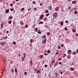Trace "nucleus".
<instances>
[{"mask_svg":"<svg viewBox=\"0 0 78 78\" xmlns=\"http://www.w3.org/2000/svg\"><path fill=\"white\" fill-rule=\"evenodd\" d=\"M16 42L15 41H14L13 42V44H14V45H16Z\"/></svg>","mask_w":78,"mask_h":78,"instance_id":"31","label":"nucleus"},{"mask_svg":"<svg viewBox=\"0 0 78 78\" xmlns=\"http://www.w3.org/2000/svg\"><path fill=\"white\" fill-rule=\"evenodd\" d=\"M50 9H52V8L51 7V6H50Z\"/></svg>","mask_w":78,"mask_h":78,"instance_id":"40","label":"nucleus"},{"mask_svg":"<svg viewBox=\"0 0 78 78\" xmlns=\"http://www.w3.org/2000/svg\"><path fill=\"white\" fill-rule=\"evenodd\" d=\"M72 31H73V33H75L76 31V30H75L73 29L72 30Z\"/></svg>","mask_w":78,"mask_h":78,"instance_id":"19","label":"nucleus"},{"mask_svg":"<svg viewBox=\"0 0 78 78\" xmlns=\"http://www.w3.org/2000/svg\"><path fill=\"white\" fill-rule=\"evenodd\" d=\"M22 56H24L23 57H21V60L23 62L24 61L26 60V59H27V58H25V56H26V54L25 53H24L23 54Z\"/></svg>","mask_w":78,"mask_h":78,"instance_id":"1","label":"nucleus"},{"mask_svg":"<svg viewBox=\"0 0 78 78\" xmlns=\"http://www.w3.org/2000/svg\"><path fill=\"white\" fill-rule=\"evenodd\" d=\"M41 58H43V56L42 55H40Z\"/></svg>","mask_w":78,"mask_h":78,"instance_id":"34","label":"nucleus"},{"mask_svg":"<svg viewBox=\"0 0 78 78\" xmlns=\"http://www.w3.org/2000/svg\"><path fill=\"white\" fill-rule=\"evenodd\" d=\"M76 36H78V34H76Z\"/></svg>","mask_w":78,"mask_h":78,"instance_id":"47","label":"nucleus"},{"mask_svg":"<svg viewBox=\"0 0 78 78\" xmlns=\"http://www.w3.org/2000/svg\"><path fill=\"white\" fill-rule=\"evenodd\" d=\"M43 43H44V44H45V41H43Z\"/></svg>","mask_w":78,"mask_h":78,"instance_id":"50","label":"nucleus"},{"mask_svg":"<svg viewBox=\"0 0 78 78\" xmlns=\"http://www.w3.org/2000/svg\"><path fill=\"white\" fill-rule=\"evenodd\" d=\"M44 67H47V65H45L44 66Z\"/></svg>","mask_w":78,"mask_h":78,"instance_id":"38","label":"nucleus"},{"mask_svg":"<svg viewBox=\"0 0 78 78\" xmlns=\"http://www.w3.org/2000/svg\"><path fill=\"white\" fill-rule=\"evenodd\" d=\"M37 73H38V74H39V73H40V72H41V71L39 70H37Z\"/></svg>","mask_w":78,"mask_h":78,"instance_id":"5","label":"nucleus"},{"mask_svg":"<svg viewBox=\"0 0 78 78\" xmlns=\"http://www.w3.org/2000/svg\"><path fill=\"white\" fill-rule=\"evenodd\" d=\"M47 34L48 36H50V32H48L47 33Z\"/></svg>","mask_w":78,"mask_h":78,"instance_id":"16","label":"nucleus"},{"mask_svg":"<svg viewBox=\"0 0 78 78\" xmlns=\"http://www.w3.org/2000/svg\"><path fill=\"white\" fill-rule=\"evenodd\" d=\"M38 33H39V34H41V32H38Z\"/></svg>","mask_w":78,"mask_h":78,"instance_id":"51","label":"nucleus"},{"mask_svg":"<svg viewBox=\"0 0 78 78\" xmlns=\"http://www.w3.org/2000/svg\"><path fill=\"white\" fill-rule=\"evenodd\" d=\"M25 27H26V28H28V26L27 25H26L25 26Z\"/></svg>","mask_w":78,"mask_h":78,"instance_id":"39","label":"nucleus"},{"mask_svg":"<svg viewBox=\"0 0 78 78\" xmlns=\"http://www.w3.org/2000/svg\"><path fill=\"white\" fill-rule=\"evenodd\" d=\"M23 22H22L21 23V25H23Z\"/></svg>","mask_w":78,"mask_h":78,"instance_id":"41","label":"nucleus"},{"mask_svg":"<svg viewBox=\"0 0 78 78\" xmlns=\"http://www.w3.org/2000/svg\"><path fill=\"white\" fill-rule=\"evenodd\" d=\"M19 1V0H16V2H18Z\"/></svg>","mask_w":78,"mask_h":78,"instance_id":"63","label":"nucleus"},{"mask_svg":"<svg viewBox=\"0 0 78 78\" xmlns=\"http://www.w3.org/2000/svg\"><path fill=\"white\" fill-rule=\"evenodd\" d=\"M30 62V63H32V61H31Z\"/></svg>","mask_w":78,"mask_h":78,"instance_id":"64","label":"nucleus"},{"mask_svg":"<svg viewBox=\"0 0 78 78\" xmlns=\"http://www.w3.org/2000/svg\"><path fill=\"white\" fill-rule=\"evenodd\" d=\"M47 16H48L50 15V14H46Z\"/></svg>","mask_w":78,"mask_h":78,"instance_id":"35","label":"nucleus"},{"mask_svg":"<svg viewBox=\"0 0 78 78\" xmlns=\"http://www.w3.org/2000/svg\"><path fill=\"white\" fill-rule=\"evenodd\" d=\"M24 9H25L24 8H23L21 9V10H22V11H23L24 10Z\"/></svg>","mask_w":78,"mask_h":78,"instance_id":"20","label":"nucleus"},{"mask_svg":"<svg viewBox=\"0 0 78 78\" xmlns=\"http://www.w3.org/2000/svg\"><path fill=\"white\" fill-rule=\"evenodd\" d=\"M61 75H62V72H61Z\"/></svg>","mask_w":78,"mask_h":78,"instance_id":"61","label":"nucleus"},{"mask_svg":"<svg viewBox=\"0 0 78 78\" xmlns=\"http://www.w3.org/2000/svg\"><path fill=\"white\" fill-rule=\"evenodd\" d=\"M46 13H48L49 11H48V10H46Z\"/></svg>","mask_w":78,"mask_h":78,"instance_id":"24","label":"nucleus"},{"mask_svg":"<svg viewBox=\"0 0 78 78\" xmlns=\"http://www.w3.org/2000/svg\"><path fill=\"white\" fill-rule=\"evenodd\" d=\"M58 9H59V8L58 7H56L55 9V10H56V11H58Z\"/></svg>","mask_w":78,"mask_h":78,"instance_id":"7","label":"nucleus"},{"mask_svg":"<svg viewBox=\"0 0 78 78\" xmlns=\"http://www.w3.org/2000/svg\"><path fill=\"white\" fill-rule=\"evenodd\" d=\"M6 33H9V32H8V31H6Z\"/></svg>","mask_w":78,"mask_h":78,"instance_id":"59","label":"nucleus"},{"mask_svg":"<svg viewBox=\"0 0 78 78\" xmlns=\"http://www.w3.org/2000/svg\"><path fill=\"white\" fill-rule=\"evenodd\" d=\"M75 14H77V11H75L74 12Z\"/></svg>","mask_w":78,"mask_h":78,"instance_id":"32","label":"nucleus"},{"mask_svg":"<svg viewBox=\"0 0 78 78\" xmlns=\"http://www.w3.org/2000/svg\"><path fill=\"white\" fill-rule=\"evenodd\" d=\"M15 72L16 73H17V68H16L15 69Z\"/></svg>","mask_w":78,"mask_h":78,"instance_id":"12","label":"nucleus"},{"mask_svg":"<svg viewBox=\"0 0 78 78\" xmlns=\"http://www.w3.org/2000/svg\"><path fill=\"white\" fill-rule=\"evenodd\" d=\"M8 23H9V24H11V23H12V21H9Z\"/></svg>","mask_w":78,"mask_h":78,"instance_id":"8","label":"nucleus"},{"mask_svg":"<svg viewBox=\"0 0 78 78\" xmlns=\"http://www.w3.org/2000/svg\"><path fill=\"white\" fill-rule=\"evenodd\" d=\"M48 53H50V51L48 50L47 51Z\"/></svg>","mask_w":78,"mask_h":78,"instance_id":"15","label":"nucleus"},{"mask_svg":"<svg viewBox=\"0 0 78 78\" xmlns=\"http://www.w3.org/2000/svg\"><path fill=\"white\" fill-rule=\"evenodd\" d=\"M71 70H74V69H73V68H72L71 69Z\"/></svg>","mask_w":78,"mask_h":78,"instance_id":"26","label":"nucleus"},{"mask_svg":"<svg viewBox=\"0 0 78 78\" xmlns=\"http://www.w3.org/2000/svg\"><path fill=\"white\" fill-rule=\"evenodd\" d=\"M45 37H46V36H45V35H44V36H43L42 37V38L43 39H44V38H45Z\"/></svg>","mask_w":78,"mask_h":78,"instance_id":"13","label":"nucleus"},{"mask_svg":"<svg viewBox=\"0 0 78 78\" xmlns=\"http://www.w3.org/2000/svg\"><path fill=\"white\" fill-rule=\"evenodd\" d=\"M61 46L62 47H64V44H61Z\"/></svg>","mask_w":78,"mask_h":78,"instance_id":"23","label":"nucleus"},{"mask_svg":"<svg viewBox=\"0 0 78 78\" xmlns=\"http://www.w3.org/2000/svg\"><path fill=\"white\" fill-rule=\"evenodd\" d=\"M69 9H71V7H69Z\"/></svg>","mask_w":78,"mask_h":78,"instance_id":"48","label":"nucleus"},{"mask_svg":"<svg viewBox=\"0 0 78 78\" xmlns=\"http://www.w3.org/2000/svg\"><path fill=\"white\" fill-rule=\"evenodd\" d=\"M35 29H36V30H38V28H35Z\"/></svg>","mask_w":78,"mask_h":78,"instance_id":"54","label":"nucleus"},{"mask_svg":"<svg viewBox=\"0 0 78 78\" xmlns=\"http://www.w3.org/2000/svg\"><path fill=\"white\" fill-rule=\"evenodd\" d=\"M34 71L35 72H36V71H37V70L36 69H35Z\"/></svg>","mask_w":78,"mask_h":78,"instance_id":"60","label":"nucleus"},{"mask_svg":"<svg viewBox=\"0 0 78 78\" xmlns=\"http://www.w3.org/2000/svg\"><path fill=\"white\" fill-rule=\"evenodd\" d=\"M65 30H66V31H67L68 29H67V27H65Z\"/></svg>","mask_w":78,"mask_h":78,"instance_id":"22","label":"nucleus"},{"mask_svg":"<svg viewBox=\"0 0 78 78\" xmlns=\"http://www.w3.org/2000/svg\"><path fill=\"white\" fill-rule=\"evenodd\" d=\"M9 18L10 19H12V16H10Z\"/></svg>","mask_w":78,"mask_h":78,"instance_id":"18","label":"nucleus"},{"mask_svg":"<svg viewBox=\"0 0 78 78\" xmlns=\"http://www.w3.org/2000/svg\"><path fill=\"white\" fill-rule=\"evenodd\" d=\"M33 4H35L36 3V2H35V1H33Z\"/></svg>","mask_w":78,"mask_h":78,"instance_id":"37","label":"nucleus"},{"mask_svg":"<svg viewBox=\"0 0 78 78\" xmlns=\"http://www.w3.org/2000/svg\"><path fill=\"white\" fill-rule=\"evenodd\" d=\"M37 9H36V8H34V11H36Z\"/></svg>","mask_w":78,"mask_h":78,"instance_id":"21","label":"nucleus"},{"mask_svg":"<svg viewBox=\"0 0 78 78\" xmlns=\"http://www.w3.org/2000/svg\"><path fill=\"white\" fill-rule=\"evenodd\" d=\"M51 62L52 63H54V62H55V60H53Z\"/></svg>","mask_w":78,"mask_h":78,"instance_id":"10","label":"nucleus"},{"mask_svg":"<svg viewBox=\"0 0 78 78\" xmlns=\"http://www.w3.org/2000/svg\"><path fill=\"white\" fill-rule=\"evenodd\" d=\"M44 14H42L40 17V19L41 20H42V19H43V18H44Z\"/></svg>","mask_w":78,"mask_h":78,"instance_id":"3","label":"nucleus"},{"mask_svg":"<svg viewBox=\"0 0 78 78\" xmlns=\"http://www.w3.org/2000/svg\"><path fill=\"white\" fill-rule=\"evenodd\" d=\"M43 24L44 23L43 22H42V21H41L39 24V25H40V24Z\"/></svg>","mask_w":78,"mask_h":78,"instance_id":"11","label":"nucleus"},{"mask_svg":"<svg viewBox=\"0 0 78 78\" xmlns=\"http://www.w3.org/2000/svg\"><path fill=\"white\" fill-rule=\"evenodd\" d=\"M62 58H65V56H64V55L63 56H62Z\"/></svg>","mask_w":78,"mask_h":78,"instance_id":"58","label":"nucleus"},{"mask_svg":"<svg viewBox=\"0 0 78 78\" xmlns=\"http://www.w3.org/2000/svg\"><path fill=\"white\" fill-rule=\"evenodd\" d=\"M24 74L26 75H27V72H24Z\"/></svg>","mask_w":78,"mask_h":78,"instance_id":"33","label":"nucleus"},{"mask_svg":"<svg viewBox=\"0 0 78 78\" xmlns=\"http://www.w3.org/2000/svg\"><path fill=\"white\" fill-rule=\"evenodd\" d=\"M10 10H11V11H13V10H14L12 9H11Z\"/></svg>","mask_w":78,"mask_h":78,"instance_id":"43","label":"nucleus"},{"mask_svg":"<svg viewBox=\"0 0 78 78\" xmlns=\"http://www.w3.org/2000/svg\"><path fill=\"white\" fill-rule=\"evenodd\" d=\"M76 52H77V53H78V49H77L76 50Z\"/></svg>","mask_w":78,"mask_h":78,"instance_id":"55","label":"nucleus"},{"mask_svg":"<svg viewBox=\"0 0 78 78\" xmlns=\"http://www.w3.org/2000/svg\"><path fill=\"white\" fill-rule=\"evenodd\" d=\"M5 69H6V68H5L4 69V71H5H5L6 70Z\"/></svg>","mask_w":78,"mask_h":78,"instance_id":"52","label":"nucleus"},{"mask_svg":"<svg viewBox=\"0 0 78 78\" xmlns=\"http://www.w3.org/2000/svg\"><path fill=\"white\" fill-rule=\"evenodd\" d=\"M74 2H75V3H76V1H74Z\"/></svg>","mask_w":78,"mask_h":78,"instance_id":"62","label":"nucleus"},{"mask_svg":"<svg viewBox=\"0 0 78 78\" xmlns=\"http://www.w3.org/2000/svg\"><path fill=\"white\" fill-rule=\"evenodd\" d=\"M64 56H65H65H66V54H64Z\"/></svg>","mask_w":78,"mask_h":78,"instance_id":"42","label":"nucleus"},{"mask_svg":"<svg viewBox=\"0 0 78 78\" xmlns=\"http://www.w3.org/2000/svg\"><path fill=\"white\" fill-rule=\"evenodd\" d=\"M46 39H45V40L43 41H44V42H46Z\"/></svg>","mask_w":78,"mask_h":78,"instance_id":"45","label":"nucleus"},{"mask_svg":"<svg viewBox=\"0 0 78 78\" xmlns=\"http://www.w3.org/2000/svg\"><path fill=\"white\" fill-rule=\"evenodd\" d=\"M6 41H4L0 43V44L1 45H4L5 44H6Z\"/></svg>","mask_w":78,"mask_h":78,"instance_id":"4","label":"nucleus"},{"mask_svg":"<svg viewBox=\"0 0 78 78\" xmlns=\"http://www.w3.org/2000/svg\"><path fill=\"white\" fill-rule=\"evenodd\" d=\"M20 56H21L20 54H19L18 55V57H20Z\"/></svg>","mask_w":78,"mask_h":78,"instance_id":"30","label":"nucleus"},{"mask_svg":"<svg viewBox=\"0 0 78 78\" xmlns=\"http://www.w3.org/2000/svg\"><path fill=\"white\" fill-rule=\"evenodd\" d=\"M58 54H59V53L58 52H57L56 55H58Z\"/></svg>","mask_w":78,"mask_h":78,"instance_id":"57","label":"nucleus"},{"mask_svg":"<svg viewBox=\"0 0 78 78\" xmlns=\"http://www.w3.org/2000/svg\"><path fill=\"white\" fill-rule=\"evenodd\" d=\"M44 20H47V18L46 17L44 18Z\"/></svg>","mask_w":78,"mask_h":78,"instance_id":"27","label":"nucleus"},{"mask_svg":"<svg viewBox=\"0 0 78 78\" xmlns=\"http://www.w3.org/2000/svg\"><path fill=\"white\" fill-rule=\"evenodd\" d=\"M63 23H64V22H63V21H62L61 22V25H62V26L63 25Z\"/></svg>","mask_w":78,"mask_h":78,"instance_id":"9","label":"nucleus"},{"mask_svg":"<svg viewBox=\"0 0 78 78\" xmlns=\"http://www.w3.org/2000/svg\"><path fill=\"white\" fill-rule=\"evenodd\" d=\"M31 8H30V9H28V11H30V9H31Z\"/></svg>","mask_w":78,"mask_h":78,"instance_id":"49","label":"nucleus"},{"mask_svg":"<svg viewBox=\"0 0 78 78\" xmlns=\"http://www.w3.org/2000/svg\"><path fill=\"white\" fill-rule=\"evenodd\" d=\"M44 55H45V56H46L47 55H48V54H44Z\"/></svg>","mask_w":78,"mask_h":78,"instance_id":"46","label":"nucleus"},{"mask_svg":"<svg viewBox=\"0 0 78 78\" xmlns=\"http://www.w3.org/2000/svg\"><path fill=\"white\" fill-rule=\"evenodd\" d=\"M65 22L66 23H67L69 22V21H68V20H66Z\"/></svg>","mask_w":78,"mask_h":78,"instance_id":"25","label":"nucleus"},{"mask_svg":"<svg viewBox=\"0 0 78 78\" xmlns=\"http://www.w3.org/2000/svg\"><path fill=\"white\" fill-rule=\"evenodd\" d=\"M69 52H70V51H71V50H69Z\"/></svg>","mask_w":78,"mask_h":78,"instance_id":"56","label":"nucleus"},{"mask_svg":"<svg viewBox=\"0 0 78 78\" xmlns=\"http://www.w3.org/2000/svg\"><path fill=\"white\" fill-rule=\"evenodd\" d=\"M13 5V4H11L10 5V6H12V5Z\"/></svg>","mask_w":78,"mask_h":78,"instance_id":"36","label":"nucleus"},{"mask_svg":"<svg viewBox=\"0 0 78 78\" xmlns=\"http://www.w3.org/2000/svg\"><path fill=\"white\" fill-rule=\"evenodd\" d=\"M11 72H12V73H14V69H12L11 70Z\"/></svg>","mask_w":78,"mask_h":78,"instance_id":"14","label":"nucleus"},{"mask_svg":"<svg viewBox=\"0 0 78 78\" xmlns=\"http://www.w3.org/2000/svg\"><path fill=\"white\" fill-rule=\"evenodd\" d=\"M58 49H59L61 48V46H58Z\"/></svg>","mask_w":78,"mask_h":78,"instance_id":"29","label":"nucleus"},{"mask_svg":"<svg viewBox=\"0 0 78 78\" xmlns=\"http://www.w3.org/2000/svg\"><path fill=\"white\" fill-rule=\"evenodd\" d=\"M9 9H7L6 11H5V12L6 13H8V12H9Z\"/></svg>","mask_w":78,"mask_h":78,"instance_id":"6","label":"nucleus"},{"mask_svg":"<svg viewBox=\"0 0 78 78\" xmlns=\"http://www.w3.org/2000/svg\"><path fill=\"white\" fill-rule=\"evenodd\" d=\"M42 2H41V3L40 4V6H42V5H43V4H42Z\"/></svg>","mask_w":78,"mask_h":78,"instance_id":"17","label":"nucleus"},{"mask_svg":"<svg viewBox=\"0 0 78 78\" xmlns=\"http://www.w3.org/2000/svg\"><path fill=\"white\" fill-rule=\"evenodd\" d=\"M74 3H75V1H73L72 2V3H73V4Z\"/></svg>","mask_w":78,"mask_h":78,"instance_id":"44","label":"nucleus"},{"mask_svg":"<svg viewBox=\"0 0 78 78\" xmlns=\"http://www.w3.org/2000/svg\"><path fill=\"white\" fill-rule=\"evenodd\" d=\"M59 64H60L61 65H62V63L61 62H59Z\"/></svg>","mask_w":78,"mask_h":78,"instance_id":"28","label":"nucleus"},{"mask_svg":"<svg viewBox=\"0 0 78 78\" xmlns=\"http://www.w3.org/2000/svg\"><path fill=\"white\" fill-rule=\"evenodd\" d=\"M76 54V52H73V54Z\"/></svg>","mask_w":78,"mask_h":78,"instance_id":"53","label":"nucleus"},{"mask_svg":"<svg viewBox=\"0 0 78 78\" xmlns=\"http://www.w3.org/2000/svg\"><path fill=\"white\" fill-rule=\"evenodd\" d=\"M57 15L58 12H55L53 14V16L54 18H55L56 17H57Z\"/></svg>","mask_w":78,"mask_h":78,"instance_id":"2","label":"nucleus"}]
</instances>
